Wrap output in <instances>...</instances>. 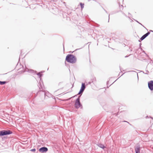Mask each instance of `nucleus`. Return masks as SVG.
<instances>
[{"label": "nucleus", "instance_id": "f257e3e1", "mask_svg": "<svg viewBox=\"0 0 153 153\" xmlns=\"http://www.w3.org/2000/svg\"><path fill=\"white\" fill-rule=\"evenodd\" d=\"M65 60L68 62L73 64L76 62L77 59L74 55L68 54L66 56Z\"/></svg>", "mask_w": 153, "mask_h": 153}, {"label": "nucleus", "instance_id": "f03ea898", "mask_svg": "<svg viewBox=\"0 0 153 153\" xmlns=\"http://www.w3.org/2000/svg\"><path fill=\"white\" fill-rule=\"evenodd\" d=\"M12 132L10 130H4L0 131V136H3L12 134Z\"/></svg>", "mask_w": 153, "mask_h": 153}, {"label": "nucleus", "instance_id": "7ed1b4c3", "mask_svg": "<svg viewBox=\"0 0 153 153\" xmlns=\"http://www.w3.org/2000/svg\"><path fill=\"white\" fill-rule=\"evenodd\" d=\"M80 96H79L77 98L75 102L74 106L76 108H78L82 106V105L80 102Z\"/></svg>", "mask_w": 153, "mask_h": 153}, {"label": "nucleus", "instance_id": "20e7f679", "mask_svg": "<svg viewBox=\"0 0 153 153\" xmlns=\"http://www.w3.org/2000/svg\"><path fill=\"white\" fill-rule=\"evenodd\" d=\"M148 86L151 91L153 90V81L151 80L148 82Z\"/></svg>", "mask_w": 153, "mask_h": 153}, {"label": "nucleus", "instance_id": "39448f33", "mask_svg": "<svg viewBox=\"0 0 153 153\" xmlns=\"http://www.w3.org/2000/svg\"><path fill=\"white\" fill-rule=\"evenodd\" d=\"M48 151V149L45 147H42L40 148L39 151L40 152H47Z\"/></svg>", "mask_w": 153, "mask_h": 153}, {"label": "nucleus", "instance_id": "423d86ee", "mask_svg": "<svg viewBox=\"0 0 153 153\" xmlns=\"http://www.w3.org/2000/svg\"><path fill=\"white\" fill-rule=\"evenodd\" d=\"M150 33L148 32L147 33L143 35L140 38V39L141 40H143L146 37H147L149 34Z\"/></svg>", "mask_w": 153, "mask_h": 153}, {"label": "nucleus", "instance_id": "0eeeda50", "mask_svg": "<svg viewBox=\"0 0 153 153\" xmlns=\"http://www.w3.org/2000/svg\"><path fill=\"white\" fill-rule=\"evenodd\" d=\"M140 146L137 147L135 149L136 153H140Z\"/></svg>", "mask_w": 153, "mask_h": 153}, {"label": "nucleus", "instance_id": "6e6552de", "mask_svg": "<svg viewBox=\"0 0 153 153\" xmlns=\"http://www.w3.org/2000/svg\"><path fill=\"white\" fill-rule=\"evenodd\" d=\"M142 54H143V55L144 56H147L148 57L149 56L148 55L145 53V51L143 50L142 51V53H140L138 54V55L139 56H141L142 55Z\"/></svg>", "mask_w": 153, "mask_h": 153}, {"label": "nucleus", "instance_id": "1a4fd4ad", "mask_svg": "<svg viewBox=\"0 0 153 153\" xmlns=\"http://www.w3.org/2000/svg\"><path fill=\"white\" fill-rule=\"evenodd\" d=\"M85 88V84L84 83H82V85H81V87L80 89L83 90V91H84Z\"/></svg>", "mask_w": 153, "mask_h": 153}, {"label": "nucleus", "instance_id": "9d476101", "mask_svg": "<svg viewBox=\"0 0 153 153\" xmlns=\"http://www.w3.org/2000/svg\"><path fill=\"white\" fill-rule=\"evenodd\" d=\"M97 145L100 148H101L103 149H104V148H105V146H104V145L102 144H98Z\"/></svg>", "mask_w": 153, "mask_h": 153}, {"label": "nucleus", "instance_id": "9b49d317", "mask_svg": "<svg viewBox=\"0 0 153 153\" xmlns=\"http://www.w3.org/2000/svg\"><path fill=\"white\" fill-rule=\"evenodd\" d=\"M43 72H44V71H42L41 72H38L37 74V75L39 76V77L40 78V79H41V77L42 75V73Z\"/></svg>", "mask_w": 153, "mask_h": 153}, {"label": "nucleus", "instance_id": "f8f14e48", "mask_svg": "<svg viewBox=\"0 0 153 153\" xmlns=\"http://www.w3.org/2000/svg\"><path fill=\"white\" fill-rule=\"evenodd\" d=\"M7 82L6 81H0V85H3L7 83Z\"/></svg>", "mask_w": 153, "mask_h": 153}, {"label": "nucleus", "instance_id": "ddd939ff", "mask_svg": "<svg viewBox=\"0 0 153 153\" xmlns=\"http://www.w3.org/2000/svg\"><path fill=\"white\" fill-rule=\"evenodd\" d=\"M84 91L81 89H80L79 92L78 93V94L79 95V94H82L83 92Z\"/></svg>", "mask_w": 153, "mask_h": 153}, {"label": "nucleus", "instance_id": "4468645a", "mask_svg": "<svg viewBox=\"0 0 153 153\" xmlns=\"http://www.w3.org/2000/svg\"><path fill=\"white\" fill-rule=\"evenodd\" d=\"M80 4L81 6V9H83L84 8V4L82 3H80Z\"/></svg>", "mask_w": 153, "mask_h": 153}, {"label": "nucleus", "instance_id": "2eb2a0df", "mask_svg": "<svg viewBox=\"0 0 153 153\" xmlns=\"http://www.w3.org/2000/svg\"><path fill=\"white\" fill-rule=\"evenodd\" d=\"M135 21L137 22L139 24H140L141 25H142V26H143L145 28H146L141 23H140L139 22H138V21H137V20H134Z\"/></svg>", "mask_w": 153, "mask_h": 153}, {"label": "nucleus", "instance_id": "dca6fc26", "mask_svg": "<svg viewBox=\"0 0 153 153\" xmlns=\"http://www.w3.org/2000/svg\"><path fill=\"white\" fill-rule=\"evenodd\" d=\"M143 54H142L141 56H140L141 58H143L145 56H144Z\"/></svg>", "mask_w": 153, "mask_h": 153}, {"label": "nucleus", "instance_id": "f3484780", "mask_svg": "<svg viewBox=\"0 0 153 153\" xmlns=\"http://www.w3.org/2000/svg\"><path fill=\"white\" fill-rule=\"evenodd\" d=\"M119 6L120 8V10H121V9H122V10H123V5H121L120 6V5Z\"/></svg>", "mask_w": 153, "mask_h": 153}, {"label": "nucleus", "instance_id": "a211bd4d", "mask_svg": "<svg viewBox=\"0 0 153 153\" xmlns=\"http://www.w3.org/2000/svg\"><path fill=\"white\" fill-rule=\"evenodd\" d=\"M30 151L33 152H35L36 151V149H33L30 150Z\"/></svg>", "mask_w": 153, "mask_h": 153}, {"label": "nucleus", "instance_id": "6ab92c4d", "mask_svg": "<svg viewBox=\"0 0 153 153\" xmlns=\"http://www.w3.org/2000/svg\"><path fill=\"white\" fill-rule=\"evenodd\" d=\"M121 12H122V13L123 15H124V16H126L127 17V16L126 15V14H125V13L123 12H122V11H121Z\"/></svg>", "mask_w": 153, "mask_h": 153}, {"label": "nucleus", "instance_id": "aec40b11", "mask_svg": "<svg viewBox=\"0 0 153 153\" xmlns=\"http://www.w3.org/2000/svg\"><path fill=\"white\" fill-rule=\"evenodd\" d=\"M102 7L103 9L105 11V12L106 13H108L107 11L105 10Z\"/></svg>", "mask_w": 153, "mask_h": 153}, {"label": "nucleus", "instance_id": "412c9836", "mask_svg": "<svg viewBox=\"0 0 153 153\" xmlns=\"http://www.w3.org/2000/svg\"><path fill=\"white\" fill-rule=\"evenodd\" d=\"M139 49H140L141 51L142 52L143 50L141 48H139Z\"/></svg>", "mask_w": 153, "mask_h": 153}, {"label": "nucleus", "instance_id": "4be33fe9", "mask_svg": "<svg viewBox=\"0 0 153 153\" xmlns=\"http://www.w3.org/2000/svg\"><path fill=\"white\" fill-rule=\"evenodd\" d=\"M146 118H150V116L149 117L148 116H146Z\"/></svg>", "mask_w": 153, "mask_h": 153}, {"label": "nucleus", "instance_id": "5701e85b", "mask_svg": "<svg viewBox=\"0 0 153 153\" xmlns=\"http://www.w3.org/2000/svg\"><path fill=\"white\" fill-rule=\"evenodd\" d=\"M141 43H140L139 44V45H140V48H141Z\"/></svg>", "mask_w": 153, "mask_h": 153}, {"label": "nucleus", "instance_id": "b1692460", "mask_svg": "<svg viewBox=\"0 0 153 153\" xmlns=\"http://www.w3.org/2000/svg\"><path fill=\"white\" fill-rule=\"evenodd\" d=\"M28 71V69L27 68V69H26L25 70V71Z\"/></svg>", "mask_w": 153, "mask_h": 153}, {"label": "nucleus", "instance_id": "393cba45", "mask_svg": "<svg viewBox=\"0 0 153 153\" xmlns=\"http://www.w3.org/2000/svg\"><path fill=\"white\" fill-rule=\"evenodd\" d=\"M109 16H110V15L109 14V16H108V19H108V22H109Z\"/></svg>", "mask_w": 153, "mask_h": 153}, {"label": "nucleus", "instance_id": "a878e982", "mask_svg": "<svg viewBox=\"0 0 153 153\" xmlns=\"http://www.w3.org/2000/svg\"><path fill=\"white\" fill-rule=\"evenodd\" d=\"M119 11H117V12H114V13H118V12Z\"/></svg>", "mask_w": 153, "mask_h": 153}, {"label": "nucleus", "instance_id": "bb28decb", "mask_svg": "<svg viewBox=\"0 0 153 153\" xmlns=\"http://www.w3.org/2000/svg\"><path fill=\"white\" fill-rule=\"evenodd\" d=\"M150 118H151L152 119H153V118L152 117L150 116Z\"/></svg>", "mask_w": 153, "mask_h": 153}, {"label": "nucleus", "instance_id": "cd10ccee", "mask_svg": "<svg viewBox=\"0 0 153 153\" xmlns=\"http://www.w3.org/2000/svg\"><path fill=\"white\" fill-rule=\"evenodd\" d=\"M43 93V94H44L45 96V95H46V94H45V93Z\"/></svg>", "mask_w": 153, "mask_h": 153}, {"label": "nucleus", "instance_id": "c85d7f7f", "mask_svg": "<svg viewBox=\"0 0 153 153\" xmlns=\"http://www.w3.org/2000/svg\"><path fill=\"white\" fill-rule=\"evenodd\" d=\"M133 21V20H131V22H132Z\"/></svg>", "mask_w": 153, "mask_h": 153}, {"label": "nucleus", "instance_id": "c756f323", "mask_svg": "<svg viewBox=\"0 0 153 153\" xmlns=\"http://www.w3.org/2000/svg\"><path fill=\"white\" fill-rule=\"evenodd\" d=\"M130 50L131 51H132V49H130Z\"/></svg>", "mask_w": 153, "mask_h": 153}, {"label": "nucleus", "instance_id": "7c9ffc66", "mask_svg": "<svg viewBox=\"0 0 153 153\" xmlns=\"http://www.w3.org/2000/svg\"><path fill=\"white\" fill-rule=\"evenodd\" d=\"M63 49H64V44H63Z\"/></svg>", "mask_w": 153, "mask_h": 153}, {"label": "nucleus", "instance_id": "2f4dec72", "mask_svg": "<svg viewBox=\"0 0 153 153\" xmlns=\"http://www.w3.org/2000/svg\"><path fill=\"white\" fill-rule=\"evenodd\" d=\"M137 77H138V74L137 73Z\"/></svg>", "mask_w": 153, "mask_h": 153}, {"label": "nucleus", "instance_id": "473e14b6", "mask_svg": "<svg viewBox=\"0 0 153 153\" xmlns=\"http://www.w3.org/2000/svg\"><path fill=\"white\" fill-rule=\"evenodd\" d=\"M127 57V56H125V57Z\"/></svg>", "mask_w": 153, "mask_h": 153}, {"label": "nucleus", "instance_id": "72a5a7b5", "mask_svg": "<svg viewBox=\"0 0 153 153\" xmlns=\"http://www.w3.org/2000/svg\"><path fill=\"white\" fill-rule=\"evenodd\" d=\"M128 17L130 19V17H129V16H128Z\"/></svg>", "mask_w": 153, "mask_h": 153}, {"label": "nucleus", "instance_id": "f704fd0d", "mask_svg": "<svg viewBox=\"0 0 153 153\" xmlns=\"http://www.w3.org/2000/svg\"><path fill=\"white\" fill-rule=\"evenodd\" d=\"M139 42H140V40H139Z\"/></svg>", "mask_w": 153, "mask_h": 153}, {"label": "nucleus", "instance_id": "c9c22d12", "mask_svg": "<svg viewBox=\"0 0 153 153\" xmlns=\"http://www.w3.org/2000/svg\"><path fill=\"white\" fill-rule=\"evenodd\" d=\"M31 71H33V70H31Z\"/></svg>", "mask_w": 153, "mask_h": 153}]
</instances>
